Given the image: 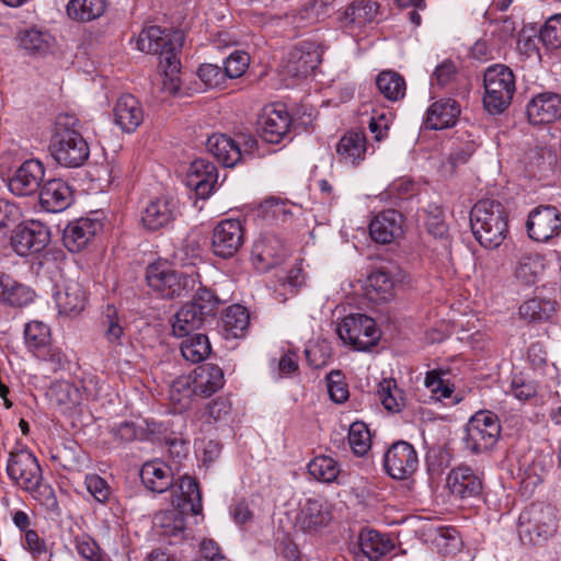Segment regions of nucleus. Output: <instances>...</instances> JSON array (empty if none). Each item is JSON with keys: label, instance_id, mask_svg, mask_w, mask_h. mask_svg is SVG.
<instances>
[{"label": "nucleus", "instance_id": "f257e3e1", "mask_svg": "<svg viewBox=\"0 0 561 561\" xmlns=\"http://www.w3.org/2000/svg\"><path fill=\"white\" fill-rule=\"evenodd\" d=\"M183 43L184 35L181 31L170 32L157 25L141 31L137 38L136 46L140 51L159 56L163 90L170 94H176L180 90L179 53Z\"/></svg>", "mask_w": 561, "mask_h": 561}, {"label": "nucleus", "instance_id": "f03ea898", "mask_svg": "<svg viewBox=\"0 0 561 561\" xmlns=\"http://www.w3.org/2000/svg\"><path fill=\"white\" fill-rule=\"evenodd\" d=\"M471 230L485 249H496L508 233L507 215L503 205L494 199L479 201L470 211Z\"/></svg>", "mask_w": 561, "mask_h": 561}, {"label": "nucleus", "instance_id": "7ed1b4c3", "mask_svg": "<svg viewBox=\"0 0 561 561\" xmlns=\"http://www.w3.org/2000/svg\"><path fill=\"white\" fill-rule=\"evenodd\" d=\"M77 124L78 119L75 116L60 115L49 146L53 158L67 168L81 167L90 156V147L76 128Z\"/></svg>", "mask_w": 561, "mask_h": 561}, {"label": "nucleus", "instance_id": "20e7f679", "mask_svg": "<svg viewBox=\"0 0 561 561\" xmlns=\"http://www.w3.org/2000/svg\"><path fill=\"white\" fill-rule=\"evenodd\" d=\"M146 280L148 286L162 298L173 299L193 291L199 283V274L178 272L164 263L157 262L147 267Z\"/></svg>", "mask_w": 561, "mask_h": 561}, {"label": "nucleus", "instance_id": "39448f33", "mask_svg": "<svg viewBox=\"0 0 561 561\" xmlns=\"http://www.w3.org/2000/svg\"><path fill=\"white\" fill-rule=\"evenodd\" d=\"M484 108L492 115L503 113L512 103L516 87L513 71L505 65L490 66L483 76Z\"/></svg>", "mask_w": 561, "mask_h": 561}, {"label": "nucleus", "instance_id": "423d86ee", "mask_svg": "<svg viewBox=\"0 0 561 561\" xmlns=\"http://www.w3.org/2000/svg\"><path fill=\"white\" fill-rule=\"evenodd\" d=\"M556 528V510L543 502L531 503L524 508L518 518V535L524 543H540L547 540Z\"/></svg>", "mask_w": 561, "mask_h": 561}, {"label": "nucleus", "instance_id": "0eeeda50", "mask_svg": "<svg viewBox=\"0 0 561 561\" xmlns=\"http://www.w3.org/2000/svg\"><path fill=\"white\" fill-rule=\"evenodd\" d=\"M500 434L501 425L497 415L491 411H478L467 424L466 448L473 454L488 451L496 444Z\"/></svg>", "mask_w": 561, "mask_h": 561}, {"label": "nucleus", "instance_id": "6e6552de", "mask_svg": "<svg viewBox=\"0 0 561 561\" xmlns=\"http://www.w3.org/2000/svg\"><path fill=\"white\" fill-rule=\"evenodd\" d=\"M336 333L343 343L352 345L357 351L375 346L380 339L375 320L363 313L344 317L337 324Z\"/></svg>", "mask_w": 561, "mask_h": 561}, {"label": "nucleus", "instance_id": "1a4fd4ad", "mask_svg": "<svg viewBox=\"0 0 561 561\" xmlns=\"http://www.w3.org/2000/svg\"><path fill=\"white\" fill-rule=\"evenodd\" d=\"M7 472L10 479L27 492L37 491L43 480L38 460L27 449L10 453Z\"/></svg>", "mask_w": 561, "mask_h": 561}, {"label": "nucleus", "instance_id": "9d476101", "mask_svg": "<svg viewBox=\"0 0 561 561\" xmlns=\"http://www.w3.org/2000/svg\"><path fill=\"white\" fill-rule=\"evenodd\" d=\"M49 240V229L36 220L18 225L10 236L13 251L21 256L42 251Z\"/></svg>", "mask_w": 561, "mask_h": 561}, {"label": "nucleus", "instance_id": "9b49d317", "mask_svg": "<svg viewBox=\"0 0 561 561\" xmlns=\"http://www.w3.org/2000/svg\"><path fill=\"white\" fill-rule=\"evenodd\" d=\"M244 242V227L238 219L219 221L211 234V251L222 259L232 257Z\"/></svg>", "mask_w": 561, "mask_h": 561}, {"label": "nucleus", "instance_id": "f8f14e48", "mask_svg": "<svg viewBox=\"0 0 561 561\" xmlns=\"http://www.w3.org/2000/svg\"><path fill=\"white\" fill-rule=\"evenodd\" d=\"M417 466V454L408 442H396L385 453L383 467L386 472L393 479H408L416 471Z\"/></svg>", "mask_w": 561, "mask_h": 561}, {"label": "nucleus", "instance_id": "ddd939ff", "mask_svg": "<svg viewBox=\"0 0 561 561\" xmlns=\"http://www.w3.org/2000/svg\"><path fill=\"white\" fill-rule=\"evenodd\" d=\"M526 227L533 240L546 242L559 234L561 215L554 206H538L530 211Z\"/></svg>", "mask_w": 561, "mask_h": 561}, {"label": "nucleus", "instance_id": "4468645a", "mask_svg": "<svg viewBox=\"0 0 561 561\" xmlns=\"http://www.w3.org/2000/svg\"><path fill=\"white\" fill-rule=\"evenodd\" d=\"M45 174L39 160L30 159L23 162L9 180L10 191L18 196H28L37 192Z\"/></svg>", "mask_w": 561, "mask_h": 561}, {"label": "nucleus", "instance_id": "2eb2a0df", "mask_svg": "<svg viewBox=\"0 0 561 561\" xmlns=\"http://www.w3.org/2000/svg\"><path fill=\"white\" fill-rule=\"evenodd\" d=\"M528 121L533 125L550 124L561 118V95L542 92L535 95L526 106Z\"/></svg>", "mask_w": 561, "mask_h": 561}, {"label": "nucleus", "instance_id": "dca6fc26", "mask_svg": "<svg viewBox=\"0 0 561 561\" xmlns=\"http://www.w3.org/2000/svg\"><path fill=\"white\" fill-rule=\"evenodd\" d=\"M332 515L320 499H308L300 505L296 516V526L308 534H317L331 522Z\"/></svg>", "mask_w": 561, "mask_h": 561}, {"label": "nucleus", "instance_id": "f3484780", "mask_svg": "<svg viewBox=\"0 0 561 561\" xmlns=\"http://www.w3.org/2000/svg\"><path fill=\"white\" fill-rule=\"evenodd\" d=\"M178 215V201L172 196H162L151 201L142 211V226L156 231L169 226Z\"/></svg>", "mask_w": 561, "mask_h": 561}, {"label": "nucleus", "instance_id": "a211bd4d", "mask_svg": "<svg viewBox=\"0 0 561 561\" xmlns=\"http://www.w3.org/2000/svg\"><path fill=\"white\" fill-rule=\"evenodd\" d=\"M403 278L404 273L398 266L379 267L368 275V294L371 298L388 301L394 297L396 286Z\"/></svg>", "mask_w": 561, "mask_h": 561}, {"label": "nucleus", "instance_id": "6ab92c4d", "mask_svg": "<svg viewBox=\"0 0 561 561\" xmlns=\"http://www.w3.org/2000/svg\"><path fill=\"white\" fill-rule=\"evenodd\" d=\"M24 337L27 348L44 360L60 362V353L50 346V330L42 321H31L25 325Z\"/></svg>", "mask_w": 561, "mask_h": 561}, {"label": "nucleus", "instance_id": "aec40b11", "mask_svg": "<svg viewBox=\"0 0 561 561\" xmlns=\"http://www.w3.org/2000/svg\"><path fill=\"white\" fill-rule=\"evenodd\" d=\"M290 122L284 106L265 108L260 121L262 138L270 144H279L288 135Z\"/></svg>", "mask_w": 561, "mask_h": 561}, {"label": "nucleus", "instance_id": "412c9836", "mask_svg": "<svg viewBox=\"0 0 561 561\" xmlns=\"http://www.w3.org/2000/svg\"><path fill=\"white\" fill-rule=\"evenodd\" d=\"M369 234L377 243H391L402 234V215L393 209L378 214L369 225Z\"/></svg>", "mask_w": 561, "mask_h": 561}, {"label": "nucleus", "instance_id": "4be33fe9", "mask_svg": "<svg viewBox=\"0 0 561 561\" xmlns=\"http://www.w3.org/2000/svg\"><path fill=\"white\" fill-rule=\"evenodd\" d=\"M450 493L460 499L478 496L482 491L481 478L467 466L453 469L447 477Z\"/></svg>", "mask_w": 561, "mask_h": 561}, {"label": "nucleus", "instance_id": "5701e85b", "mask_svg": "<svg viewBox=\"0 0 561 561\" xmlns=\"http://www.w3.org/2000/svg\"><path fill=\"white\" fill-rule=\"evenodd\" d=\"M209 153L225 168H233L242 162L240 142L225 134H214L206 144Z\"/></svg>", "mask_w": 561, "mask_h": 561}, {"label": "nucleus", "instance_id": "b1692460", "mask_svg": "<svg viewBox=\"0 0 561 561\" xmlns=\"http://www.w3.org/2000/svg\"><path fill=\"white\" fill-rule=\"evenodd\" d=\"M39 202L47 211H62L72 202L71 188L60 179L49 180L41 188Z\"/></svg>", "mask_w": 561, "mask_h": 561}, {"label": "nucleus", "instance_id": "393cba45", "mask_svg": "<svg viewBox=\"0 0 561 561\" xmlns=\"http://www.w3.org/2000/svg\"><path fill=\"white\" fill-rule=\"evenodd\" d=\"M140 479L151 492L163 493L174 483V473L170 466L160 460L147 461L140 469Z\"/></svg>", "mask_w": 561, "mask_h": 561}, {"label": "nucleus", "instance_id": "a878e982", "mask_svg": "<svg viewBox=\"0 0 561 561\" xmlns=\"http://www.w3.org/2000/svg\"><path fill=\"white\" fill-rule=\"evenodd\" d=\"M114 118L123 131H135L144 121V111L139 101L131 94L119 96L114 107Z\"/></svg>", "mask_w": 561, "mask_h": 561}, {"label": "nucleus", "instance_id": "bb28decb", "mask_svg": "<svg viewBox=\"0 0 561 561\" xmlns=\"http://www.w3.org/2000/svg\"><path fill=\"white\" fill-rule=\"evenodd\" d=\"M35 291L13 279L10 275L0 273V302L11 308H24L35 299Z\"/></svg>", "mask_w": 561, "mask_h": 561}, {"label": "nucleus", "instance_id": "cd10ccee", "mask_svg": "<svg viewBox=\"0 0 561 561\" xmlns=\"http://www.w3.org/2000/svg\"><path fill=\"white\" fill-rule=\"evenodd\" d=\"M99 222L89 218L71 221L64 230L62 241L70 252L81 251L95 236Z\"/></svg>", "mask_w": 561, "mask_h": 561}, {"label": "nucleus", "instance_id": "c85d7f7f", "mask_svg": "<svg viewBox=\"0 0 561 561\" xmlns=\"http://www.w3.org/2000/svg\"><path fill=\"white\" fill-rule=\"evenodd\" d=\"M459 114L460 106L455 100L442 99L428 107L424 124L427 129L449 128L455 125Z\"/></svg>", "mask_w": 561, "mask_h": 561}, {"label": "nucleus", "instance_id": "c756f323", "mask_svg": "<svg viewBox=\"0 0 561 561\" xmlns=\"http://www.w3.org/2000/svg\"><path fill=\"white\" fill-rule=\"evenodd\" d=\"M192 379L195 396L208 398L222 388L225 383L222 369L214 364H206L194 369Z\"/></svg>", "mask_w": 561, "mask_h": 561}, {"label": "nucleus", "instance_id": "7c9ffc66", "mask_svg": "<svg viewBox=\"0 0 561 561\" xmlns=\"http://www.w3.org/2000/svg\"><path fill=\"white\" fill-rule=\"evenodd\" d=\"M218 180L217 168L214 163L198 159L190 168L188 183L198 196L206 198L211 193Z\"/></svg>", "mask_w": 561, "mask_h": 561}, {"label": "nucleus", "instance_id": "2f4dec72", "mask_svg": "<svg viewBox=\"0 0 561 561\" xmlns=\"http://www.w3.org/2000/svg\"><path fill=\"white\" fill-rule=\"evenodd\" d=\"M286 255L283 241L275 234L265 233L255 241L252 256L263 263L265 268L278 265Z\"/></svg>", "mask_w": 561, "mask_h": 561}, {"label": "nucleus", "instance_id": "473e14b6", "mask_svg": "<svg viewBox=\"0 0 561 561\" xmlns=\"http://www.w3.org/2000/svg\"><path fill=\"white\" fill-rule=\"evenodd\" d=\"M378 4L371 0H354L348 4L341 20L343 27L353 31L374 21Z\"/></svg>", "mask_w": 561, "mask_h": 561}, {"label": "nucleus", "instance_id": "72a5a7b5", "mask_svg": "<svg viewBox=\"0 0 561 561\" xmlns=\"http://www.w3.org/2000/svg\"><path fill=\"white\" fill-rule=\"evenodd\" d=\"M336 153L342 162L352 165L365 159L366 136L360 131L346 133L336 145Z\"/></svg>", "mask_w": 561, "mask_h": 561}, {"label": "nucleus", "instance_id": "f704fd0d", "mask_svg": "<svg viewBox=\"0 0 561 561\" xmlns=\"http://www.w3.org/2000/svg\"><path fill=\"white\" fill-rule=\"evenodd\" d=\"M321 64V55L317 49L295 47L289 53L286 65L287 72L293 77H307Z\"/></svg>", "mask_w": 561, "mask_h": 561}, {"label": "nucleus", "instance_id": "c9c22d12", "mask_svg": "<svg viewBox=\"0 0 561 561\" xmlns=\"http://www.w3.org/2000/svg\"><path fill=\"white\" fill-rule=\"evenodd\" d=\"M55 300L59 313L76 316L84 308L85 293L81 284L71 280L65 285L62 290L56 293Z\"/></svg>", "mask_w": 561, "mask_h": 561}, {"label": "nucleus", "instance_id": "e433bc0d", "mask_svg": "<svg viewBox=\"0 0 561 561\" xmlns=\"http://www.w3.org/2000/svg\"><path fill=\"white\" fill-rule=\"evenodd\" d=\"M358 548L368 561H378L379 558L392 550L393 543L377 530L364 529L358 537Z\"/></svg>", "mask_w": 561, "mask_h": 561}, {"label": "nucleus", "instance_id": "4c0bfd02", "mask_svg": "<svg viewBox=\"0 0 561 561\" xmlns=\"http://www.w3.org/2000/svg\"><path fill=\"white\" fill-rule=\"evenodd\" d=\"M543 259L531 252L520 253L517 257L514 275L524 285H534L543 271Z\"/></svg>", "mask_w": 561, "mask_h": 561}, {"label": "nucleus", "instance_id": "58836bf2", "mask_svg": "<svg viewBox=\"0 0 561 561\" xmlns=\"http://www.w3.org/2000/svg\"><path fill=\"white\" fill-rule=\"evenodd\" d=\"M222 334L226 339H238L244 335L250 323V316L241 305L229 306L221 318Z\"/></svg>", "mask_w": 561, "mask_h": 561}, {"label": "nucleus", "instance_id": "ea45409f", "mask_svg": "<svg viewBox=\"0 0 561 561\" xmlns=\"http://www.w3.org/2000/svg\"><path fill=\"white\" fill-rule=\"evenodd\" d=\"M181 496L173 500V504L184 512L198 515L203 511L202 493L197 481L191 477L184 476L180 481Z\"/></svg>", "mask_w": 561, "mask_h": 561}, {"label": "nucleus", "instance_id": "a19ab883", "mask_svg": "<svg viewBox=\"0 0 561 561\" xmlns=\"http://www.w3.org/2000/svg\"><path fill=\"white\" fill-rule=\"evenodd\" d=\"M205 318L199 314L193 305L185 304L175 314L172 321V332L178 337H184L193 334L205 322Z\"/></svg>", "mask_w": 561, "mask_h": 561}, {"label": "nucleus", "instance_id": "79ce46f5", "mask_svg": "<svg viewBox=\"0 0 561 561\" xmlns=\"http://www.w3.org/2000/svg\"><path fill=\"white\" fill-rule=\"evenodd\" d=\"M106 5V0H70L67 14L75 21L90 22L102 16Z\"/></svg>", "mask_w": 561, "mask_h": 561}, {"label": "nucleus", "instance_id": "37998d69", "mask_svg": "<svg viewBox=\"0 0 561 561\" xmlns=\"http://www.w3.org/2000/svg\"><path fill=\"white\" fill-rule=\"evenodd\" d=\"M54 37L46 31L28 28L20 34V46L32 55L44 56L53 47Z\"/></svg>", "mask_w": 561, "mask_h": 561}, {"label": "nucleus", "instance_id": "c03bdc74", "mask_svg": "<svg viewBox=\"0 0 561 561\" xmlns=\"http://www.w3.org/2000/svg\"><path fill=\"white\" fill-rule=\"evenodd\" d=\"M185 337L186 339L181 343V354L187 362L197 364L209 356L211 347L207 335L194 333Z\"/></svg>", "mask_w": 561, "mask_h": 561}, {"label": "nucleus", "instance_id": "a18cd8bd", "mask_svg": "<svg viewBox=\"0 0 561 561\" xmlns=\"http://www.w3.org/2000/svg\"><path fill=\"white\" fill-rule=\"evenodd\" d=\"M377 396L383 408L391 413H399L405 407L403 390L392 378H386L379 382Z\"/></svg>", "mask_w": 561, "mask_h": 561}, {"label": "nucleus", "instance_id": "49530a36", "mask_svg": "<svg viewBox=\"0 0 561 561\" xmlns=\"http://www.w3.org/2000/svg\"><path fill=\"white\" fill-rule=\"evenodd\" d=\"M193 396L195 387L192 375L180 376L170 386L169 399L179 412L190 409Z\"/></svg>", "mask_w": 561, "mask_h": 561}, {"label": "nucleus", "instance_id": "de8ad7c7", "mask_svg": "<svg viewBox=\"0 0 561 561\" xmlns=\"http://www.w3.org/2000/svg\"><path fill=\"white\" fill-rule=\"evenodd\" d=\"M379 92L389 101H398L405 95V81L402 76L392 70L381 71L376 79Z\"/></svg>", "mask_w": 561, "mask_h": 561}, {"label": "nucleus", "instance_id": "09e8293b", "mask_svg": "<svg viewBox=\"0 0 561 561\" xmlns=\"http://www.w3.org/2000/svg\"><path fill=\"white\" fill-rule=\"evenodd\" d=\"M183 510L162 512L154 517V525L161 528V535L169 538H182L185 530V518Z\"/></svg>", "mask_w": 561, "mask_h": 561}, {"label": "nucleus", "instance_id": "8fccbe9b", "mask_svg": "<svg viewBox=\"0 0 561 561\" xmlns=\"http://www.w3.org/2000/svg\"><path fill=\"white\" fill-rule=\"evenodd\" d=\"M557 310L556 301L540 298L526 300L519 307V314L523 319L533 321H545L550 319Z\"/></svg>", "mask_w": 561, "mask_h": 561}, {"label": "nucleus", "instance_id": "3c124183", "mask_svg": "<svg viewBox=\"0 0 561 561\" xmlns=\"http://www.w3.org/2000/svg\"><path fill=\"white\" fill-rule=\"evenodd\" d=\"M308 471L316 480L331 483L337 480L341 470L332 457L318 456L308 463Z\"/></svg>", "mask_w": 561, "mask_h": 561}, {"label": "nucleus", "instance_id": "603ef678", "mask_svg": "<svg viewBox=\"0 0 561 561\" xmlns=\"http://www.w3.org/2000/svg\"><path fill=\"white\" fill-rule=\"evenodd\" d=\"M193 291H195L194 298L187 304L193 305L195 310H197L205 319L214 317L219 305L222 302L219 297L214 291L203 286L201 282L196 285Z\"/></svg>", "mask_w": 561, "mask_h": 561}, {"label": "nucleus", "instance_id": "864d4df0", "mask_svg": "<svg viewBox=\"0 0 561 561\" xmlns=\"http://www.w3.org/2000/svg\"><path fill=\"white\" fill-rule=\"evenodd\" d=\"M347 439L353 453L357 456H364L370 449V432L363 422H354L350 426Z\"/></svg>", "mask_w": 561, "mask_h": 561}, {"label": "nucleus", "instance_id": "5fc2aeb1", "mask_svg": "<svg viewBox=\"0 0 561 561\" xmlns=\"http://www.w3.org/2000/svg\"><path fill=\"white\" fill-rule=\"evenodd\" d=\"M102 327L104 331V336L110 343H115L121 345L122 339L124 336V327L122 323V319L119 318L117 310L114 306H107L103 320Z\"/></svg>", "mask_w": 561, "mask_h": 561}, {"label": "nucleus", "instance_id": "6e6d98bb", "mask_svg": "<svg viewBox=\"0 0 561 561\" xmlns=\"http://www.w3.org/2000/svg\"><path fill=\"white\" fill-rule=\"evenodd\" d=\"M540 39L548 48L556 49L561 47V14H557L547 20L540 30Z\"/></svg>", "mask_w": 561, "mask_h": 561}, {"label": "nucleus", "instance_id": "4d7b16f0", "mask_svg": "<svg viewBox=\"0 0 561 561\" xmlns=\"http://www.w3.org/2000/svg\"><path fill=\"white\" fill-rule=\"evenodd\" d=\"M49 394L58 405L70 407L79 403L78 389L67 381L53 385Z\"/></svg>", "mask_w": 561, "mask_h": 561}, {"label": "nucleus", "instance_id": "13d9d810", "mask_svg": "<svg viewBox=\"0 0 561 561\" xmlns=\"http://www.w3.org/2000/svg\"><path fill=\"white\" fill-rule=\"evenodd\" d=\"M328 392L332 401L342 403L348 399L347 385L344 376L340 370H332L327 376Z\"/></svg>", "mask_w": 561, "mask_h": 561}, {"label": "nucleus", "instance_id": "bf43d9fd", "mask_svg": "<svg viewBox=\"0 0 561 561\" xmlns=\"http://www.w3.org/2000/svg\"><path fill=\"white\" fill-rule=\"evenodd\" d=\"M77 552L89 561H104L102 550L98 542L88 535L75 539Z\"/></svg>", "mask_w": 561, "mask_h": 561}, {"label": "nucleus", "instance_id": "052dcab7", "mask_svg": "<svg viewBox=\"0 0 561 561\" xmlns=\"http://www.w3.org/2000/svg\"><path fill=\"white\" fill-rule=\"evenodd\" d=\"M198 78L204 82L206 88H218L222 85L226 80V73L222 68L213 64H204L198 68Z\"/></svg>", "mask_w": 561, "mask_h": 561}, {"label": "nucleus", "instance_id": "680f3d73", "mask_svg": "<svg viewBox=\"0 0 561 561\" xmlns=\"http://www.w3.org/2000/svg\"><path fill=\"white\" fill-rule=\"evenodd\" d=\"M427 231L436 238H443L447 232L444 213L438 206H431L425 219Z\"/></svg>", "mask_w": 561, "mask_h": 561}, {"label": "nucleus", "instance_id": "e2e57ef3", "mask_svg": "<svg viewBox=\"0 0 561 561\" xmlns=\"http://www.w3.org/2000/svg\"><path fill=\"white\" fill-rule=\"evenodd\" d=\"M249 65V57L244 53H233L225 60L224 70L227 79L241 77Z\"/></svg>", "mask_w": 561, "mask_h": 561}, {"label": "nucleus", "instance_id": "0e129e2a", "mask_svg": "<svg viewBox=\"0 0 561 561\" xmlns=\"http://www.w3.org/2000/svg\"><path fill=\"white\" fill-rule=\"evenodd\" d=\"M85 486L88 492L100 503H105L110 496V486L107 482L98 474L85 477Z\"/></svg>", "mask_w": 561, "mask_h": 561}, {"label": "nucleus", "instance_id": "69168bd1", "mask_svg": "<svg viewBox=\"0 0 561 561\" xmlns=\"http://www.w3.org/2000/svg\"><path fill=\"white\" fill-rule=\"evenodd\" d=\"M425 386L438 398H449L454 391V387L435 370L426 374Z\"/></svg>", "mask_w": 561, "mask_h": 561}, {"label": "nucleus", "instance_id": "338daca9", "mask_svg": "<svg viewBox=\"0 0 561 561\" xmlns=\"http://www.w3.org/2000/svg\"><path fill=\"white\" fill-rule=\"evenodd\" d=\"M110 434L116 443H129L137 437V427L133 422H122L110 427Z\"/></svg>", "mask_w": 561, "mask_h": 561}, {"label": "nucleus", "instance_id": "774afa93", "mask_svg": "<svg viewBox=\"0 0 561 561\" xmlns=\"http://www.w3.org/2000/svg\"><path fill=\"white\" fill-rule=\"evenodd\" d=\"M261 209L267 216H272L275 219L286 220L291 213L286 208L285 203L278 197L266 198L261 204Z\"/></svg>", "mask_w": 561, "mask_h": 561}]
</instances>
